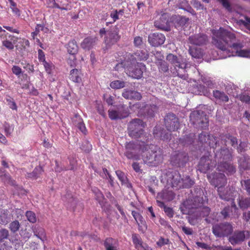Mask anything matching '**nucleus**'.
Wrapping results in <instances>:
<instances>
[{"label":"nucleus","instance_id":"nucleus-29","mask_svg":"<svg viewBox=\"0 0 250 250\" xmlns=\"http://www.w3.org/2000/svg\"><path fill=\"white\" fill-rule=\"evenodd\" d=\"M220 139L222 141L224 142L225 145H226V143L229 141L230 142L231 145L233 147H236L238 144V141L237 138L231 135L229 133H227L225 134H222L220 136Z\"/></svg>","mask_w":250,"mask_h":250},{"label":"nucleus","instance_id":"nucleus-1","mask_svg":"<svg viewBox=\"0 0 250 250\" xmlns=\"http://www.w3.org/2000/svg\"><path fill=\"white\" fill-rule=\"evenodd\" d=\"M212 43L219 50V59H226L231 56H239L250 58V48L242 49L244 45L235 34L220 27L219 30H212Z\"/></svg>","mask_w":250,"mask_h":250},{"label":"nucleus","instance_id":"nucleus-33","mask_svg":"<svg viewBox=\"0 0 250 250\" xmlns=\"http://www.w3.org/2000/svg\"><path fill=\"white\" fill-rule=\"evenodd\" d=\"M10 221L9 211L6 209L0 211V224L3 225L7 224Z\"/></svg>","mask_w":250,"mask_h":250},{"label":"nucleus","instance_id":"nucleus-25","mask_svg":"<svg viewBox=\"0 0 250 250\" xmlns=\"http://www.w3.org/2000/svg\"><path fill=\"white\" fill-rule=\"evenodd\" d=\"M154 25L159 29L168 31L169 26L167 14H163L159 20H157L154 22Z\"/></svg>","mask_w":250,"mask_h":250},{"label":"nucleus","instance_id":"nucleus-32","mask_svg":"<svg viewBox=\"0 0 250 250\" xmlns=\"http://www.w3.org/2000/svg\"><path fill=\"white\" fill-rule=\"evenodd\" d=\"M96 38L88 37L84 39L81 43L82 47L84 49L89 50L94 45Z\"/></svg>","mask_w":250,"mask_h":250},{"label":"nucleus","instance_id":"nucleus-8","mask_svg":"<svg viewBox=\"0 0 250 250\" xmlns=\"http://www.w3.org/2000/svg\"><path fill=\"white\" fill-rule=\"evenodd\" d=\"M144 123L140 119H134L128 125V133L130 136L139 138L143 135Z\"/></svg>","mask_w":250,"mask_h":250},{"label":"nucleus","instance_id":"nucleus-20","mask_svg":"<svg viewBox=\"0 0 250 250\" xmlns=\"http://www.w3.org/2000/svg\"><path fill=\"white\" fill-rule=\"evenodd\" d=\"M217 169L220 171L226 172L228 175H232L236 172L235 167L228 161L218 162Z\"/></svg>","mask_w":250,"mask_h":250},{"label":"nucleus","instance_id":"nucleus-6","mask_svg":"<svg viewBox=\"0 0 250 250\" xmlns=\"http://www.w3.org/2000/svg\"><path fill=\"white\" fill-rule=\"evenodd\" d=\"M142 144L138 145L133 142H129L126 144L125 146V155L128 159L139 160L141 158V154H143L142 148L143 145H146L144 141L141 140Z\"/></svg>","mask_w":250,"mask_h":250},{"label":"nucleus","instance_id":"nucleus-3","mask_svg":"<svg viewBox=\"0 0 250 250\" xmlns=\"http://www.w3.org/2000/svg\"><path fill=\"white\" fill-rule=\"evenodd\" d=\"M142 159L145 164L151 167H156L162 164L164 160L163 150L157 146L146 143L141 148Z\"/></svg>","mask_w":250,"mask_h":250},{"label":"nucleus","instance_id":"nucleus-37","mask_svg":"<svg viewBox=\"0 0 250 250\" xmlns=\"http://www.w3.org/2000/svg\"><path fill=\"white\" fill-rule=\"evenodd\" d=\"M238 202L239 207L242 209H245L250 207V197H239L238 199Z\"/></svg>","mask_w":250,"mask_h":250},{"label":"nucleus","instance_id":"nucleus-13","mask_svg":"<svg viewBox=\"0 0 250 250\" xmlns=\"http://www.w3.org/2000/svg\"><path fill=\"white\" fill-rule=\"evenodd\" d=\"M165 124L167 129L170 131L177 130L180 127L178 118L171 113H168L165 116Z\"/></svg>","mask_w":250,"mask_h":250},{"label":"nucleus","instance_id":"nucleus-22","mask_svg":"<svg viewBox=\"0 0 250 250\" xmlns=\"http://www.w3.org/2000/svg\"><path fill=\"white\" fill-rule=\"evenodd\" d=\"M215 157L216 158L220 159L218 162L220 161L227 162L231 160L232 159V149H229L226 147L222 148L220 151L215 154Z\"/></svg>","mask_w":250,"mask_h":250},{"label":"nucleus","instance_id":"nucleus-42","mask_svg":"<svg viewBox=\"0 0 250 250\" xmlns=\"http://www.w3.org/2000/svg\"><path fill=\"white\" fill-rule=\"evenodd\" d=\"M132 238L133 243L135 245V248L137 249L138 250H140V249L144 244L143 243L141 237L138 234H133L132 235Z\"/></svg>","mask_w":250,"mask_h":250},{"label":"nucleus","instance_id":"nucleus-48","mask_svg":"<svg viewBox=\"0 0 250 250\" xmlns=\"http://www.w3.org/2000/svg\"><path fill=\"white\" fill-rule=\"evenodd\" d=\"M135 55L136 56V59L139 60L145 61L147 60L148 58V54L146 50L137 51Z\"/></svg>","mask_w":250,"mask_h":250},{"label":"nucleus","instance_id":"nucleus-55","mask_svg":"<svg viewBox=\"0 0 250 250\" xmlns=\"http://www.w3.org/2000/svg\"><path fill=\"white\" fill-rule=\"evenodd\" d=\"M156 64L158 66L160 71L166 72L168 70V64L164 60Z\"/></svg>","mask_w":250,"mask_h":250},{"label":"nucleus","instance_id":"nucleus-9","mask_svg":"<svg viewBox=\"0 0 250 250\" xmlns=\"http://www.w3.org/2000/svg\"><path fill=\"white\" fill-rule=\"evenodd\" d=\"M212 233L218 238L228 236L233 230L232 225L228 222L221 223L214 225L212 228Z\"/></svg>","mask_w":250,"mask_h":250},{"label":"nucleus","instance_id":"nucleus-43","mask_svg":"<svg viewBox=\"0 0 250 250\" xmlns=\"http://www.w3.org/2000/svg\"><path fill=\"white\" fill-rule=\"evenodd\" d=\"M195 137V135L194 134L190 133L186 137H185L182 139H180V140L184 146L188 145L193 143Z\"/></svg>","mask_w":250,"mask_h":250},{"label":"nucleus","instance_id":"nucleus-14","mask_svg":"<svg viewBox=\"0 0 250 250\" xmlns=\"http://www.w3.org/2000/svg\"><path fill=\"white\" fill-rule=\"evenodd\" d=\"M181 176L176 171L169 172L167 174V184L176 189L181 188Z\"/></svg>","mask_w":250,"mask_h":250},{"label":"nucleus","instance_id":"nucleus-51","mask_svg":"<svg viewBox=\"0 0 250 250\" xmlns=\"http://www.w3.org/2000/svg\"><path fill=\"white\" fill-rule=\"evenodd\" d=\"M199 141L202 144H207L209 140V134L205 132H202L199 135Z\"/></svg>","mask_w":250,"mask_h":250},{"label":"nucleus","instance_id":"nucleus-24","mask_svg":"<svg viewBox=\"0 0 250 250\" xmlns=\"http://www.w3.org/2000/svg\"><path fill=\"white\" fill-rule=\"evenodd\" d=\"M153 134L155 138L167 141L170 139L171 134L164 130L160 126H156L153 130Z\"/></svg>","mask_w":250,"mask_h":250},{"label":"nucleus","instance_id":"nucleus-4","mask_svg":"<svg viewBox=\"0 0 250 250\" xmlns=\"http://www.w3.org/2000/svg\"><path fill=\"white\" fill-rule=\"evenodd\" d=\"M166 59L172 65L171 71L173 74L184 80L187 79L188 75L186 69L187 64L185 61L181 57L172 54H169Z\"/></svg>","mask_w":250,"mask_h":250},{"label":"nucleus","instance_id":"nucleus-41","mask_svg":"<svg viewBox=\"0 0 250 250\" xmlns=\"http://www.w3.org/2000/svg\"><path fill=\"white\" fill-rule=\"evenodd\" d=\"M181 188H189L194 183V181L190 178L189 176H186L181 178Z\"/></svg>","mask_w":250,"mask_h":250},{"label":"nucleus","instance_id":"nucleus-44","mask_svg":"<svg viewBox=\"0 0 250 250\" xmlns=\"http://www.w3.org/2000/svg\"><path fill=\"white\" fill-rule=\"evenodd\" d=\"M188 51L190 55L193 58L200 59L202 57L203 53L200 49L190 47Z\"/></svg>","mask_w":250,"mask_h":250},{"label":"nucleus","instance_id":"nucleus-12","mask_svg":"<svg viewBox=\"0 0 250 250\" xmlns=\"http://www.w3.org/2000/svg\"><path fill=\"white\" fill-rule=\"evenodd\" d=\"M250 236V232L247 230H236L229 238V242L232 245H239Z\"/></svg>","mask_w":250,"mask_h":250},{"label":"nucleus","instance_id":"nucleus-45","mask_svg":"<svg viewBox=\"0 0 250 250\" xmlns=\"http://www.w3.org/2000/svg\"><path fill=\"white\" fill-rule=\"evenodd\" d=\"M115 240L111 238H107L105 239L104 245L106 250H118L114 246Z\"/></svg>","mask_w":250,"mask_h":250},{"label":"nucleus","instance_id":"nucleus-21","mask_svg":"<svg viewBox=\"0 0 250 250\" xmlns=\"http://www.w3.org/2000/svg\"><path fill=\"white\" fill-rule=\"evenodd\" d=\"M175 197V194L172 191L168 190L167 189H163L160 192L157 194L156 197V202H169L172 200Z\"/></svg>","mask_w":250,"mask_h":250},{"label":"nucleus","instance_id":"nucleus-16","mask_svg":"<svg viewBox=\"0 0 250 250\" xmlns=\"http://www.w3.org/2000/svg\"><path fill=\"white\" fill-rule=\"evenodd\" d=\"M146 70V65L142 62H137L133 67H129L127 73L133 78L139 79L142 76L143 72Z\"/></svg>","mask_w":250,"mask_h":250},{"label":"nucleus","instance_id":"nucleus-64","mask_svg":"<svg viewBox=\"0 0 250 250\" xmlns=\"http://www.w3.org/2000/svg\"><path fill=\"white\" fill-rule=\"evenodd\" d=\"M9 235L8 230L5 229H0V241L7 239Z\"/></svg>","mask_w":250,"mask_h":250},{"label":"nucleus","instance_id":"nucleus-47","mask_svg":"<svg viewBox=\"0 0 250 250\" xmlns=\"http://www.w3.org/2000/svg\"><path fill=\"white\" fill-rule=\"evenodd\" d=\"M131 214L138 226H140V225H143L145 224V221L144 220L143 216L139 213L135 211H132Z\"/></svg>","mask_w":250,"mask_h":250},{"label":"nucleus","instance_id":"nucleus-38","mask_svg":"<svg viewBox=\"0 0 250 250\" xmlns=\"http://www.w3.org/2000/svg\"><path fill=\"white\" fill-rule=\"evenodd\" d=\"M33 231L35 235L42 241L43 240L45 237V234L44 229L38 226H35L33 228Z\"/></svg>","mask_w":250,"mask_h":250},{"label":"nucleus","instance_id":"nucleus-46","mask_svg":"<svg viewBox=\"0 0 250 250\" xmlns=\"http://www.w3.org/2000/svg\"><path fill=\"white\" fill-rule=\"evenodd\" d=\"M116 174L122 184H127V187L128 188L131 186L130 184L127 183V178L124 172L120 170H117L116 171Z\"/></svg>","mask_w":250,"mask_h":250},{"label":"nucleus","instance_id":"nucleus-53","mask_svg":"<svg viewBox=\"0 0 250 250\" xmlns=\"http://www.w3.org/2000/svg\"><path fill=\"white\" fill-rule=\"evenodd\" d=\"M2 180L6 184H9L12 186L16 185L15 181L12 180L11 176L9 174H4L2 176Z\"/></svg>","mask_w":250,"mask_h":250},{"label":"nucleus","instance_id":"nucleus-61","mask_svg":"<svg viewBox=\"0 0 250 250\" xmlns=\"http://www.w3.org/2000/svg\"><path fill=\"white\" fill-rule=\"evenodd\" d=\"M152 53L155 59V63H157L164 60V56L160 51H153Z\"/></svg>","mask_w":250,"mask_h":250},{"label":"nucleus","instance_id":"nucleus-11","mask_svg":"<svg viewBox=\"0 0 250 250\" xmlns=\"http://www.w3.org/2000/svg\"><path fill=\"white\" fill-rule=\"evenodd\" d=\"M188 154L185 152H175L171 156L170 163L176 167H183L188 161Z\"/></svg>","mask_w":250,"mask_h":250},{"label":"nucleus","instance_id":"nucleus-18","mask_svg":"<svg viewBox=\"0 0 250 250\" xmlns=\"http://www.w3.org/2000/svg\"><path fill=\"white\" fill-rule=\"evenodd\" d=\"M118 32L115 29H111L107 31L104 42L106 46L110 47L115 44L120 39Z\"/></svg>","mask_w":250,"mask_h":250},{"label":"nucleus","instance_id":"nucleus-28","mask_svg":"<svg viewBox=\"0 0 250 250\" xmlns=\"http://www.w3.org/2000/svg\"><path fill=\"white\" fill-rule=\"evenodd\" d=\"M73 124L76 126L83 134H86L87 130L86 127L83 122V119L78 115H76L73 119Z\"/></svg>","mask_w":250,"mask_h":250},{"label":"nucleus","instance_id":"nucleus-60","mask_svg":"<svg viewBox=\"0 0 250 250\" xmlns=\"http://www.w3.org/2000/svg\"><path fill=\"white\" fill-rule=\"evenodd\" d=\"M20 224L18 221H14L11 222L9 225V229L13 232H17L20 229Z\"/></svg>","mask_w":250,"mask_h":250},{"label":"nucleus","instance_id":"nucleus-5","mask_svg":"<svg viewBox=\"0 0 250 250\" xmlns=\"http://www.w3.org/2000/svg\"><path fill=\"white\" fill-rule=\"evenodd\" d=\"M210 183L215 187H218V193L220 198L222 200H228L231 198V192H229L224 194L225 186L227 184V179L224 174L214 173L207 175Z\"/></svg>","mask_w":250,"mask_h":250},{"label":"nucleus","instance_id":"nucleus-15","mask_svg":"<svg viewBox=\"0 0 250 250\" xmlns=\"http://www.w3.org/2000/svg\"><path fill=\"white\" fill-rule=\"evenodd\" d=\"M128 115V111L123 105H118L117 107V109H109L108 110L109 117L112 120L125 118Z\"/></svg>","mask_w":250,"mask_h":250},{"label":"nucleus","instance_id":"nucleus-19","mask_svg":"<svg viewBox=\"0 0 250 250\" xmlns=\"http://www.w3.org/2000/svg\"><path fill=\"white\" fill-rule=\"evenodd\" d=\"M166 40L164 34L154 33L148 36V42L153 46H159L163 44Z\"/></svg>","mask_w":250,"mask_h":250},{"label":"nucleus","instance_id":"nucleus-7","mask_svg":"<svg viewBox=\"0 0 250 250\" xmlns=\"http://www.w3.org/2000/svg\"><path fill=\"white\" fill-rule=\"evenodd\" d=\"M190 119L195 127L206 129L208 126V119L206 113L202 110H196L191 113Z\"/></svg>","mask_w":250,"mask_h":250},{"label":"nucleus","instance_id":"nucleus-54","mask_svg":"<svg viewBox=\"0 0 250 250\" xmlns=\"http://www.w3.org/2000/svg\"><path fill=\"white\" fill-rule=\"evenodd\" d=\"M241 184L243 188L246 190L248 195H250V179L242 180Z\"/></svg>","mask_w":250,"mask_h":250},{"label":"nucleus","instance_id":"nucleus-17","mask_svg":"<svg viewBox=\"0 0 250 250\" xmlns=\"http://www.w3.org/2000/svg\"><path fill=\"white\" fill-rule=\"evenodd\" d=\"M2 39V46L9 50H12L14 48V44L17 42L18 38L13 35L7 33L4 35H0Z\"/></svg>","mask_w":250,"mask_h":250},{"label":"nucleus","instance_id":"nucleus-49","mask_svg":"<svg viewBox=\"0 0 250 250\" xmlns=\"http://www.w3.org/2000/svg\"><path fill=\"white\" fill-rule=\"evenodd\" d=\"M49 6L51 8H57L61 10H67V8L64 4H59L55 0H49Z\"/></svg>","mask_w":250,"mask_h":250},{"label":"nucleus","instance_id":"nucleus-57","mask_svg":"<svg viewBox=\"0 0 250 250\" xmlns=\"http://www.w3.org/2000/svg\"><path fill=\"white\" fill-rule=\"evenodd\" d=\"M47 30V28L45 27L43 25L37 24L35 28V31L32 33V36L34 38L35 36H37L41 31L46 32Z\"/></svg>","mask_w":250,"mask_h":250},{"label":"nucleus","instance_id":"nucleus-34","mask_svg":"<svg viewBox=\"0 0 250 250\" xmlns=\"http://www.w3.org/2000/svg\"><path fill=\"white\" fill-rule=\"evenodd\" d=\"M213 96L216 100L227 102L229 101L228 96L224 92L219 90H214L213 91Z\"/></svg>","mask_w":250,"mask_h":250},{"label":"nucleus","instance_id":"nucleus-52","mask_svg":"<svg viewBox=\"0 0 250 250\" xmlns=\"http://www.w3.org/2000/svg\"><path fill=\"white\" fill-rule=\"evenodd\" d=\"M10 3V9H11L13 14L17 16L21 15V11L17 7V3L15 2L13 0H8Z\"/></svg>","mask_w":250,"mask_h":250},{"label":"nucleus","instance_id":"nucleus-10","mask_svg":"<svg viewBox=\"0 0 250 250\" xmlns=\"http://www.w3.org/2000/svg\"><path fill=\"white\" fill-rule=\"evenodd\" d=\"M216 165V160H213L212 156L208 153L201 158L198 164V170L201 172L207 173L209 170H212Z\"/></svg>","mask_w":250,"mask_h":250},{"label":"nucleus","instance_id":"nucleus-39","mask_svg":"<svg viewBox=\"0 0 250 250\" xmlns=\"http://www.w3.org/2000/svg\"><path fill=\"white\" fill-rule=\"evenodd\" d=\"M70 79L75 83H79L81 80L80 71L77 69H73L70 73Z\"/></svg>","mask_w":250,"mask_h":250},{"label":"nucleus","instance_id":"nucleus-23","mask_svg":"<svg viewBox=\"0 0 250 250\" xmlns=\"http://www.w3.org/2000/svg\"><path fill=\"white\" fill-rule=\"evenodd\" d=\"M190 43L196 45L205 44L208 41L207 36L203 34H195L191 36L188 38Z\"/></svg>","mask_w":250,"mask_h":250},{"label":"nucleus","instance_id":"nucleus-27","mask_svg":"<svg viewBox=\"0 0 250 250\" xmlns=\"http://www.w3.org/2000/svg\"><path fill=\"white\" fill-rule=\"evenodd\" d=\"M122 96L126 99H134L139 100L141 99V94L135 90L125 89L122 93Z\"/></svg>","mask_w":250,"mask_h":250},{"label":"nucleus","instance_id":"nucleus-36","mask_svg":"<svg viewBox=\"0 0 250 250\" xmlns=\"http://www.w3.org/2000/svg\"><path fill=\"white\" fill-rule=\"evenodd\" d=\"M67 52L70 55H76L78 51V46L74 40L70 41L67 45Z\"/></svg>","mask_w":250,"mask_h":250},{"label":"nucleus","instance_id":"nucleus-58","mask_svg":"<svg viewBox=\"0 0 250 250\" xmlns=\"http://www.w3.org/2000/svg\"><path fill=\"white\" fill-rule=\"evenodd\" d=\"M218 144V138L213 136L209 135V140L207 142V145L210 147L214 148L217 146Z\"/></svg>","mask_w":250,"mask_h":250},{"label":"nucleus","instance_id":"nucleus-50","mask_svg":"<svg viewBox=\"0 0 250 250\" xmlns=\"http://www.w3.org/2000/svg\"><path fill=\"white\" fill-rule=\"evenodd\" d=\"M110 86L113 89H120L125 86V83L122 81L116 80L112 82L110 84Z\"/></svg>","mask_w":250,"mask_h":250},{"label":"nucleus","instance_id":"nucleus-35","mask_svg":"<svg viewBox=\"0 0 250 250\" xmlns=\"http://www.w3.org/2000/svg\"><path fill=\"white\" fill-rule=\"evenodd\" d=\"M124 13V11L123 9H120L119 10H113L111 11L110 13V16L112 20V21L108 22H106V25H107L108 23H112L115 22L117 20L119 19L121 17H122Z\"/></svg>","mask_w":250,"mask_h":250},{"label":"nucleus","instance_id":"nucleus-59","mask_svg":"<svg viewBox=\"0 0 250 250\" xmlns=\"http://www.w3.org/2000/svg\"><path fill=\"white\" fill-rule=\"evenodd\" d=\"M26 217L27 220L32 223H34L36 222L37 218L36 214L34 212L31 211H27L26 212Z\"/></svg>","mask_w":250,"mask_h":250},{"label":"nucleus","instance_id":"nucleus-30","mask_svg":"<svg viewBox=\"0 0 250 250\" xmlns=\"http://www.w3.org/2000/svg\"><path fill=\"white\" fill-rule=\"evenodd\" d=\"M43 170L40 166L36 167L32 172L27 173L25 175L26 178L31 179H37L42 174Z\"/></svg>","mask_w":250,"mask_h":250},{"label":"nucleus","instance_id":"nucleus-63","mask_svg":"<svg viewBox=\"0 0 250 250\" xmlns=\"http://www.w3.org/2000/svg\"><path fill=\"white\" fill-rule=\"evenodd\" d=\"M67 63L71 67H74L76 65V58L75 55H70L67 59Z\"/></svg>","mask_w":250,"mask_h":250},{"label":"nucleus","instance_id":"nucleus-2","mask_svg":"<svg viewBox=\"0 0 250 250\" xmlns=\"http://www.w3.org/2000/svg\"><path fill=\"white\" fill-rule=\"evenodd\" d=\"M203 199L200 197H196L193 199H188L183 202L180 206L183 214H190L193 209H196L195 212L199 213L198 217H205L207 223L210 224L218 221L217 213L211 212L210 208L208 207H203Z\"/></svg>","mask_w":250,"mask_h":250},{"label":"nucleus","instance_id":"nucleus-56","mask_svg":"<svg viewBox=\"0 0 250 250\" xmlns=\"http://www.w3.org/2000/svg\"><path fill=\"white\" fill-rule=\"evenodd\" d=\"M201 80L202 82L209 88H212L214 86V83L210 78L208 77L202 76Z\"/></svg>","mask_w":250,"mask_h":250},{"label":"nucleus","instance_id":"nucleus-40","mask_svg":"<svg viewBox=\"0 0 250 250\" xmlns=\"http://www.w3.org/2000/svg\"><path fill=\"white\" fill-rule=\"evenodd\" d=\"M158 206L160 208H164V210L165 212L166 213V214L168 217H169V218L173 217V216L174 215V212H173V210L172 208L167 207L165 205L164 202H163L162 201H159L158 202Z\"/></svg>","mask_w":250,"mask_h":250},{"label":"nucleus","instance_id":"nucleus-31","mask_svg":"<svg viewBox=\"0 0 250 250\" xmlns=\"http://www.w3.org/2000/svg\"><path fill=\"white\" fill-rule=\"evenodd\" d=\"M145 115L151 117L154 115L155 112L157 110V107L155 105H146L142 109Z\"/></svg>","mask_w":250,"mask_h":250},{"label":"nucleus","instance_id":"nucleus-26","mask_svg":"<svg viewBox=\"0 0 250 250\" xmlns=\"http://www.w3.org/2000/svg\"><path fill=\"white\" fill-rule=\"evenodd\" d=\"M238 167L240 171L250 169V159L248 155H243L238 160Z\"/></svg>","mask_w":250,"mask_h":250},{"label":"nucleus","instance_id":"nucleus-62","mask_svg":"<svg viewBox=\"0 0 250 250\" xmlns=\"http://www.w3.org/2000/svg\"><path fill=\"white\" fill-rule=\"evenodd\" d=\"M3 127L5 133L7 136L10 135L14 130V127L7 123H5L3 125Z\"/></svg>","mask_w":250,"mask_h":250}]
</instances>
